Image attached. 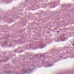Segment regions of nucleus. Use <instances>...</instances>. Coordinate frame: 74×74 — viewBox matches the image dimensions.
<instances>
[{
	"mask_svg": "<svg viewBox=\"0 0 74 74\" xmlns=\"http://www.w3.org/2000/svg\"><path fill=\"white\" fill-rule=\"evenodd\" d=\"M57 33H59V32L58 31H57Z\"/></svg>",
	"mask_w": 74,
	"mask_h": 74,
	"instance_id": "f257e3e1",
	"label": "nucleus"
},
{
	"mask_svg": "<svg viewBox=\"0 0 74 74\" xmlns=\"http://www.w3.org/2000/svg\"><path fill=\"white\" fill-rule=\"evenodd\" d=\"M73 46H74V45H73Z\"/></svg>",
	"mask_w": 74,
	"mask_h": 74,
	"instance_id": "f03ea898",
	"label": "nucleus"
}]
</instances>
